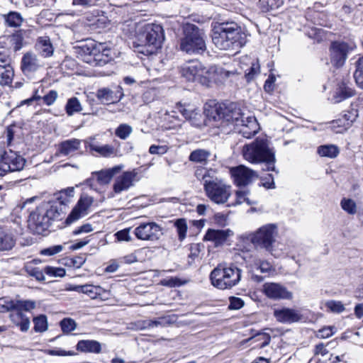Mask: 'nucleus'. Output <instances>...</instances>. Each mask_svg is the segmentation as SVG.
<instances>
[{"mask_svg":"<svg viewBox=\"0 0 363 363\" xmlns=\"http://www.w3.org/2000/svg\"><path fill=\"white\" fill-rule=\"evenodd\" d=\"M278 233L277 224L267 223L253 232L240 235L238 246L242 250L248 252L252 245L255 249L263 250L272 255Z\"/></svg>","mask_w":363,"mask_h":363,"instance_id":"1","label":"nucleus"},{"mask_svg":"<svg viewBox=\"0 0 363 363\" xmlns=\"http://www.w3.org/2000/svg\"><path fill=\"white\" fill-rule=\"evenodd\" d=\"M212 41L219 50H236L245 44L246 35L237 23L225 22L213 28Z\"/></svg>","mask_w":363,"mask_h":363,"instance_id":"2","label":"nucleus"},{"mask_svg":"<svg viewBox=\"0 0 363 363\" xmlns=\"http://www.w3.org/2000/svg\"><path fill=\"white\" fill-rule=\"evenodd\" d=\"M180 72L183 77L189 82H198L208 86L214 79L216 72L219 73L222 77H230L236 74L235 70L230 71L223 68L215 67H206L199 60H190L184 62L180 67Z\"/></svg>","mask_w":363,"mask_h":363,"instance_id":"3","label":"nucleus"},{"mask_svg":"<svg viewBox=\"0 0 363 363\" xmlns=\"http://www.w3.org/2000/svg\"><path fill=\"white\" fill-rule=\"evenodd\" d=\"M164 40L163 28L159 24L150 23L145 26L137 41L133 42V47L135 52L149 55L160 49Z\"/></svg>","mask_w":363,"mask_h":363,"instance_id":"4","label":"nucleus"},{"mask_svg":"<svg viewBox=\"0 0 363 363\" xmlns=\"http://www.w3.org/2000/svg\"><path fill=\"white\" fill-rule=\"evenodd\" d=\"M62 213V206L57 203H43L29 216V228L35 233L42 234L47 230L52 220Z\"/></svg>","mask_w":363,"mask_h":363,"instance_id":"5","label":"nucleus"},{"mask_svg":"<svg viewBox=\"0 0 363 363\" xmlns=\"http://www.w3.org/2000/svg\"><path fill=\"white\" fill-rule=\"evenodd\" d=\"M242 155L245 160L252 164L265 162L267 170L274 171V152L269 147L268 141L264 138H258L242 147Z\"/></svg>","mask_w":363,"mask_h":363,"instance_id":"6","label":"nucleus"},{"mask_svg":"<svg viewBox=\"0 0 363 363\" xmlns=\"http://www.w3.org/2000/svg\"><path fill=\"white\" fill-rule=\"evenodd\" d=\"M206 35L202 29L191 23L183 28V37L180 40V50L187 54L201 55L206 50Z\"/></svg>","mask_w":363,"mask_h":363,"instance_id":"7","label":"nucleus"},{"mask_svg":"<svg viewBox=\"0 0 363 363\" xmlns=\"http://www.w3.org/2000/svg\"><path fill=\"white\" fill-rule=\"evenodd\" d=\"M242 270L230 264H219L210 274L212 285L220 290L230 289L241 279Z\"/></svg>","mask_w":363,"mask_h":363,"instance_id":"8","label":"nucleus"},{"mask_svg":"<svg viewBox=\"0 0 363 363\" xmlns=\"http://www.w3.org/2000/svg\"><path fill=\"white\" fill-rule=\"evenodd\" d=\"M223 118L228 124L234 125L235 130L246 138H250L259 130L256 118L250 115L245 116L239 108L224 113Z\"/></svg>","mask_w":363,"mask_h":363,"instance_id":"9","label":"nucleus"},{"mask_svg":"<svg viewBox=\"0 0 363 363\" xmlns=\"http://www.w3.org/2000/svg\"><path fill=\"white\" fill-rule=\"evenodd\" d=\"M203 186L206 196L217 204L226 203L231 196V186L221 179L216 178L214 181H207Z\"/></svg>","mask_w":363,"mask_h":363,"instance_id":"10","label":"nucleus"},{"mask_svg":"<svg viewBox=\"0 0 363 363\" xmlns=\"http://www.w3.org/2000/svg\"><path fill=\"white\" fill-rule=\"evenodd\" d=\"M26 160L16 152L9 150L5 151L0 160V177L7 172L21 171L23 169Z\"/></svg>","mask_w":363,"mask_h":363,"instance_id":"11","label":"nucleus"},{"mask_svg":"<svg viewBox=\"0 0 363 363\" xmlns=\"http://www.w3.org/2000/svg\"><path fill=\"white\" fill-rule=\"evenodd\" d=\"M135 237L143 241L155 242L162 235V228L155 222L140 223L133 232Z\"/></svg>","mask_w":363,"mask_h":363,"instance_id":"12","label":"nucleus"},{"mask_svg":"<svg viewBox=\"0 0 363 363\" xmlns=\"http://www.w3.org/2000/svg\"><path fill=\"white\" fill-rule=\"evenodd\" d=\"M354 48V45L345 42L332 43L330 52L331 63L337 67H342L347 58L348 53Z\"/></svg>","mask_w":363,"mask_h":363,"instance_id":"13","label":"nucleus"},{"mask_svg":"<svg viewBox=\"0 0 363 363\" xmlns=\"http://www.w3.org/2000/svg\"><path fill=\"white\" fill-rule=\"evenodd\" d=\"M94 199L88 195H82L76 206L72 209L66 219V223L69 225L79 218L87 215L89 208L91 206Z\"/></svg>","mask_w":363,"mask_h":363,"instance_id":"14","label":"nucleus"},{"mask_svg":"<svg viewBox=\"0 0 363 363\" xmlns=\"http://www.w3.org/2000/svg\"><path fill=\"white\" fill-rule=\"evenodd\" d=\"M44 67V62L38 55L30 51L26 52L21 61V69L26 76H31Z\"/></svg>","mask_w":363,"mask_h":363,"instance_id":"15","label":"nucleus"},{"mask_svg":"<svg viewBox=\"0 0 363 363\" xmlns=\"http://www.w3.org/2000/svg\"><path fill=\"white\" fill-rule=\"evenodd\" d=\"M273 315L277 321L283 324L297 323L303 318L299 310L286 307L275 308Z\"/></svg>","mask_w":363,"mask_h":363,"instance_id":"16","label":"nucleus"},{"mask_svg":"<svg viewBox=\"0 0 363 363\" xmlns=\"http://www.w3.org/2000/svg\"><path fill=\"white\" fill-rule=\"evenodd\" d=\"M230 174L235 184L238 186H247L252 182L253 179L258 177L255 171L244 165L232 168Z\"/></svg>","mask_w":363,"mask_h":363,"instance_id":"17","label":"nucleus"},{"mask_svg":"<svg viewBox=\"0 0 363 363\" xmlns=\"http://www.w3.org/2000/svg\"><path fill=\"white\" fill-rule=\"evenodd\" d=\"M264 294L271 299H291L292 293L280 284L267 282L263 285Z\"/></svg>","mask_w":363,"mask_h":363,"instance_id":"18","label":"nucleus"},{"mask_svg":"<svg viewBox=\"0 0 363 363\" xmlns=\"http://www.w3.org/2000/svg\"><path fill=\"white\" fill-rule=\"evenodd\" d=\"M233 235L230 229L216 230L208 229L204 235V240L212 242L216 247L223 245L227 239Z\"/></svg>","mask_w":363,"mask_h":363,"instance_id":"19","label":"nucleus"},{"mask_svg":"<svg viewBox=\"0 0 363 363\" xmlns=\"http://www.w3.org/2000/svg\"><path fill=\"white\" fill-rule=\"evenodd\" d=\"M34 48L42 57L48 58L53 55L55 48L48 35L40 36L37 38Z\"/></svg>","mask_w":363,"mask_h":363,"instance_id":"20","label":"nucleus"},{"mask_svg":"<svg viewBox=\"0 0 363 363\" xmlns=\"http://www.w3.org/2000/svg\"><path fill=\"white\" fill-rule=\"evenodd\" d=\"M79 55L84 62L90 65H95V57L96 55V52L99 51V48H97L95 42L90 41L86 43L85 44L79 46Z\"/></svg>","mask_w":363,"mask_h":363,"instance_id":"21","label":"nucleus"},{"mask_svg":"<svg viewBox=\"0 0 363 363\" xmlns=\"http://www.w3.org/2000/svg\"><path fill=\"white\" fill-rule=\"evenodd\" d=\"M113 177V168L103 169L91 173V177L85 181L86 185L94 188V181L96 179L100 185L108 184Z\"/></svg>","mask_w":363,"mask_h":363,"instance_id":"22","label":"nucleus"},{"mask_svg":"<svg viewBox=\"0 0 363 363\" xmlns=\"http://www.w3.org/2000/svg\"><path fill=\"white\" fill-rule=\"evenodd\" d=\"M136 173L125 172L118 176L115 181V195L123 191L128 190L135 181Z\"/></svg>","mask_w":363,"mask_h":363,"instance_id":"23","label":"nucleus"},{"mask_svg":"<svg viewBox=\"0 0 363 363\" xmlns=\"http://www.w3.org/2000/svg\"><path fill=\"white\" fill-rule=\"evenodd\" d=\"M81 146V140L73 138L61 142L58 145L57 152L60 155L67 156L74 154Z\"/></svg>","mask_w":363,"mask_h":363,"instance_id":"24","label":"nucleus"},{"mask_svg":"<svg viewBox=\"0 0 363 363\" xmlns=\"http://www.w3.org/2000/svg\"><path fill=\"white\" fill-rule=\"evenodd\" d=\"M9 318L11 321L18 328L21 332L26 333L30 328V319L22 311H14L10 313Z\"/></svg>","mask_w":363,"mask_h":363,"instance_id":"25","label":"nucleus"},{"mask_svg":"<svg viewBox=\"0 0 363 363\" xmlns=\"http://www.w3.org/2000/svg\"><path fill=\"white\" fill-rule=\"evenodd\" d=\"M77 350L82 352L99 354L101 351V344L94 340H79L76 345Z\"/></svg>","mask_w":363,"mask_h":363,"instance_id":"26","label":"nucleus"},{"mask_svg":"<svg viewBox=\"0 0 363 363\" xmlns=\"http://www.w3.org/2000/svg\"><path fill=\"white\" fill-rule=\"evenodd\" d=\"M178 108L179 111L182 114V116L186 120L189 121L192 125H199V121H200L201 115L198 109L194 108L190 106H179Z\"/></svg>","mask_w":363,"mask_h":363,"instance_id":"27","label":"nucleus"},{"mask_svg":"<svg viewBox=\"0 0 363 363\" xmlns=\"http://www.w3.org/2000/svg\"><path fill=\"white\" fill-rule=\"evenodd\" d=\"M16 239L9 230L0 229V251L11 250L15 245Z\"/></svg>","mask_w":363,"mask_h":363,"instance_id":"28","label":"nucleus"},{"mask_svg":"<svg viewBox=\"0 0 363 363\" xmlns=\"http://www.w3.org/2000/svg\"><path fill=\"white\" fill-rule=\"evenodd\" d=\"M354 94V90L344 82H341L336 90L335 97V103H340Z\"/></svg>","mask_w":363,"mask_h":363,"instance_id":"29","label":"nucleus"},{"mask_svg":"<svg viewBox=\"0 0 363 363\" xmlns=\"http://www.w3.org/2000/svg\"><path fill=\"white\" fill-rule=\"evenodd\" d=\"M211 156V152L203 149H196L192 151L189 156V160L196 163L206 164Z\"/></svg>","mask_w":363,"mask_h":363,"instance_id":"30","label":"nucleus"},{"mask_svg":"<svg viewBox=\"0 0 363 363\" xmlns=\"http://www.w3.org/2000/svg\"><path fill=\"white\" fill-rule=\"evenodd\" d=\"M99 287L91 284L74 285L70 290L86 294L91 298H95L99 294Z\"/></svg>","mask_w":363,"mask_h":363,"instance_id":"31","label":"nucleus"},{"mask_svg":"<svg viewBox=\"0 0 363 363\" xmlns=\"http://www.w3.org/2000/svg\"><path fill=\"white\" fill-rule=\"evenodd\" d=\"M317 152L320 157L335 158L340 153V149L335 145H324L318 147Z\"/></svg>","mask_w":363,"mask_h":363,"instance_id":"32","label":"nucleus"},{"mask_svg":"<svg viewBox=\"0 0 363 363\" xmlns=\"http://www.w3.org/2000/svg\"><path fill=\"white\" fill-rule=\"evenodd\" d=\"M3 18L6 25L9 27H19L23 21L21 14L16 11H10L3 15Z\"/></svg>","mask_w":363,"mask_h":363,"instance_id":"33","label":"nucleus"},{"mask_svg":"<svg viewBox=\"0 0 363 363\" xmlns=\"http://www.w3.org/2000/svg\"><path fill=\"white\" fill-rule=\"evenodd\" d=\"M91 152H95L102 157H109L113 152V149L108 145H100L97 143L91 142L89 145Z\"/></svg>","mask_w":363,"mask_h":363,"instance_id":"34","label":"nucleus"},{"mask_svg":"<svg viewBox=\"0 0 363 363\" xmlns=\"http://www.w3.org/2000/svg\"><path fill=\"white\" fill-rule=\"evenodd\" d=\"M14 72L11 66L0 67V84L9 85L13 80Z\"/></svg>","mask_w":363,"mask_h":363,"instance_id":"35","label":"nucleus"},{"mask_svg":"<svg viewBox=\"0 0 363 363\" xmlns=\"http://www.w3.org/2000/svg\"><path fill=\"white\" fill-rule=\"evenodd\" d=\"M96 97L98 100L104 104H111L113 103V91L109 88H101L97 91Z\"/></svg>","mask_w":363,"mask_h":363,"instance_id":"36","label":"nucleus"},{"mask_svg":"<svg viewBox=\"0 0 363 363\" xmlns=\"http://www.w3.org/2000/svg\"><path fill=\"white\" fill-rule=\"evenodd\" d=\"M354 78L357 85L363 89V56L355 62Z\"/></svg>","mask_w":363,"mask_h":363,"instance_id":"37","label":"nucleus"},{"mask_svg":"<svg viewBox=\"0 0 363 363\" xmlns=\"http://www.w3.org/2000/svg\"><path fill=\"white\" fill-rule=\"evenodd\" d=\"M112 51L111 49L104 48L101 51L99 49L95 57V65L102 66L111 60Z\"/></svg>","mask_w":363,"mask_h":363,"instance_id":"38","label":"nucleus"},{"mask_svg":"<svg viewBox=\"0 0 363 363\" xmlns=\"http://www.w3.org/2000/svg\"><path fill=\"white\" fill-rule=\"evenodd\" d=\"M249 191L247 190H239L235 192V202L233 205H240L242 203H246L248 206L256 204L257 203L254 201H252L249 198Z\"/></svg>","mask_w":363,"mask_h":363,"instance_id":"39","label":"nucleus"},{"mask_svg":"<svg viewBox=\"0 0 363 363\" xmlns=\"http://www.w3.org/2000/svg\"><path fill=\"white\" fill-rule=\"evenodd\" d=\"M65 108L66 112L69 116H72L74 113L82 111L81 104L76 97H72L68 100Z\"/></svg>","mask_w":363,"mask_h":363,"instance_id":"40","label":"nucleus"},{"mask_svg":"<svg viewBox=\"0 0 363 363\" xmlns=\"http://www.w3.org/2000/svg\"><path fill=\"white\" fill-rule=\"evenodd\" d=\"M34 330L36 333H43L48 330V320L44 315L33 318Z\"/></svg>","mask_w":363,"mask_h":363,"instance_id":"41","label":"nucleus"},{"mask_svg":"<svg viewBox=\"0 0 363 363\" xmlns=\"http://www.w3.org/2000/svg\"><path fill=\"white\" fill-rule=\"evenodd\" d=\"M340 206L348 214L354 215L357 213L356 203L351 199L343 198L340 201Z\"/></svg>","mask_w":363,"mask_h":363,"instance_id":"42","label":"nucleus"},{"mask_svg":"<svg viewBox=\"0 0 363 363\" xmlns=\"http://www.w3.org/2000/svg\"><path fill=\"white\" fill-rule=\"evenodd\" d=\"M11 43L15 51L21 50L23 46V35L22 30H18L11 36Z\"/></svg>","mask_w":363,"mask_h":363,"instance_id":"43","label":"nucleus"},{"mask_svg":"<svg viewBox=\"0 0 363 363\" xmlns=\"http://www.w3.org/2000/svg\"><path fill=\"white\" fill-rule=\"evenodd\" d=\"M174 225L177 228V231L179 235V240H183L186 235V220L184 218L177 219L174 223Z\"/></svg>","mask_w":363,"mask_h":363,"instance_id":"44","label":"nucleus"},{"mask_svg":"<svg viewBox=\"0 0 363 363\" xmlns=\"http://www.w3.org/2000/svg\"><path fill=\"white\" fill-rule=\"evenodd\" d=\"M44 273L51 277H63L65 276L66 271L62 267H55L46 266L43 269Z\"/></svg>","mask_w":363,"mask_h":363,"instance_id":"45","label":"nucleus"},{"mask_svg":"<svg viewBox=\"0 0 363 363\" xmlns=\"http://www.w3.org/2000/svg\"><path fill=\"white\" fill-rule=\"evenodd\" d=\"M133 131V128L128 124H121L115 130V134L121 139L125 140L129 137Z\"/></svg>","mask_w":363,"mask_h":363,"instance_id":"46","label":"nucleus"},{"mask_svg":"<svg viewBox=\"0 0 363 363\" xmlns=\"http://www.w3.org/2000/svg\"><path fill=\"white\" fill-rule=\"evenodd\" d=\"M251 339H254L255 342L262 341L260 348H263L270 343L271 336L269 333L262 332L250 338V340Z\"/></svg>","mask_w":363,"mask_h":363,"instance_id":"47","label":"nucleus"},{"mask_svg":"<svg viewBox=\"0 0 363 363\" xmlns=\"http://www.w3.org/2000/svg\"><path fill=\"white\" fill-rule=\"evenodd\" d=\"M60 326L63 333H69L75 330L77 324L75 321L71 318H64L60 322Z\"/></svg>","mask_w":363,"mask_h":363,"instance_id":"48","label":"nucleus"},{"mask_svg":"<svg viewBox=\"0 0 363 363\" xmlns=\"http://www.w3.org/2000/svg\"><path fill=\"white\" fill-rule=\"evenodd\" d=\"M35 302L30 300H18V311H30L35 308Z\"/></svg>","mask_w":363,"mask_h":363,"instance_id":"49","label":"nucleus"},{"mask_svg":"<svg viewBox=\"0 0 363 363\" xmlns=\"http://www.w3.org/2000/svg\"><path fill=\"white\" fill-rule=\"evenodd\" d=\"M242 69H244V72L245 73V75L248 78V79H251L254 77L255 75L259 73V65L258 62H251L250 67L247 69H244L242 67Z\"/></svg>","mask_w":363,"mask_h":363,"instance_id":"50","label":"nucleus"},{"mask_svg":"<svg viewBox=\"0 0 363 363\" xmlns=\"http://www.w3.org/2000/svg\"><path fill=\"white\" fill-rule=\"evenodd\" d=\"M45 353L51 356H74L77 354L74 351H66L60 348L46 350Z\"/></svg>","mask_w":363,"mask_h":363,"instance_id":"51","label":"nucleus"},{"mask_svg":"<svg viewBox=\"0 0 363 363\" xmlns=\"http://www.w3.org/2000/svg\"><path fill=\"white\" fill-rule=\"evenodd\" d=\"M62 250L63 246L61 245H53L42 250L40 255L44 256H52L60 252Z\"/></svg>","mask_w":363,"mask_h":363,"instance_id":"52","label":"nucleus"},{"mask_svg":"<svg viewBox=\"0 0 363 363\" xmlns=\"http://www.w3.org/2000/svg\"><path fill=\"white\" fill-rule=\"evenodd\" d=\"M357 117L356 111H347L340 118L343 119L342 126L350 127Z\"/></svg>","mask_w":363,"mask_h":363,"instance_id":"53","label":"nucleus"},{"mask_svg":"<svg viewBox=\"0 0 363 363\" xmlns=\"http://www.w3.org/2000/svg\"><path fill=\"white\" fill-rule=\"evenodd\" d=\"M326 306L335 313H341L345 311V306L341 301H330L327 302Z\"/></svg>","mask_w":363,"mask_h":363,"instance_id":"54","label":"nucleus"},{"mask_svg":"<svg viewBox=\"0 0 363 363\" xmlns=\"http://www.w3.org/2000/svg\"><path fill=\"white\" fill-rule=\"evenodd\" d=\"M169 150L167 145H152L149 148V152L152 155H162L165 154Z\"/></svg>","mask_w":363,"mask_h":363,"instance_id":"55","label":"nucleus"},{"mask_svg":"<svg viewBox=\"0 0 363 363\" xmlns=\"http://www.w3.org/2000/svg\"><path fill=\"white\" fill-rule=\"evenodd\" d=\"M3 301L1 307L5 308L7 311H14L18 310V301L1 299Z\"/></svg>","mask_w":363,"mask_h":363,"instance_id":"56","label":"nucleus"},{"mask_svg":"<svg viewBox=\"0 0 363 363\" xmlns=\"http://www.w3.org/2000/svg\"><path fill=\"white\" fill-rule=\"evenodd\" d=\"M130 228H125L122 230H120L115 233V237H116L118 241H130L131 236L130 235Z\"/></svg>","mask_w":363,"mask_h":363,"instance_id":"57","label":"nucleus"},{"mask_svg":"<svg viewBox=\"0 0 363 363\" xmlns=\"http://www.w3.org/2000/svg\"><path fill=\"white\" fill-rule=\"evenodd\" d=\"M57 96L58 94L56 91L50 90L46 95L43 97V100L46 105L50 106L55 103Z\"/></svg>","mask_w":363,"mask_h":363,"instance_id":"58","label":"nucleus"},{"mask_svg":"<svg viewBox=\"0 0 363 363\" xmlns=\"http://www.w3.org/2000/svg\"><path fill=\"white\" fill-rule=\"evenodd\" d=\"M244 306V301L238 297H230L228 308L231 310L240 309Z\"/></svg>","mask_w":363,"mask_h":363,"instance_id":"59","label":"nucleus"},{"mask_svg":"<svg viewBox=\"0 0 363 363\" xmlns=\"http://www.w3.org/2000/svg\"><path fill=\"white\" fill-rule=\"evenodd\" d=\"M184 284L179 278L177 277H171L169 279H164L162 281V284L163 286H167L169 287H175L179 286Z\"/></svg>","mask_w":363,"mask_h":363,"instance_id":"60","label":"nucleus"},{"mask_svg":"<svg viewBox=\"0 0 363 363\" xmlns=\"http://www.w3.org/2000/svg\"><path fill=\"white\" fill-rule=\"evenodd\" d=\"M342 122H343V119L340 118H339L338 119L335 120L332 122V123H331L332 128L333 129V130L335 133H341L350 128V127L342 126Z\"/></svg>","mask_w":363,"mask_h":363,"instance_id":"61","label":"nucleus"},{"mask_svg":"<svg viewBox=\"0 0 363 363\" xmlns=\"http://www.w3.org/2000/svg\"><path fill=\"white\" fill-rule=\"evenodd\" d=\"M74 187H68L67 189L62 190V194L65 195V198L62 201H60V203L67 204L69 202V199L74 196Z\"/></svg>","mask_w":363,"mask_h":363,"instance_id":"62","label":"nucleus"},{"mask_svg":"<svg viewBox=\"0 0 363 363\" xmlns=\"http://www.w3.org/2000/svg\"><path fill=\"white\" fill-rule=\"evenodd\" d=\"M93 230V228L91 224L86 223L82 225V226L77 228L73 231V234L75 235H79L81 233H90Z\"/></svg>","mask_w":363,"mask_h":363,"instance_id":"63","label":"nucleus"},{"mask_svg":"<svg viewBox=\"0 0 363 363\" xmlns=\"http://www.w3.org/2000/svg\"><path fill=\"white\" fill-rule=\"evenodd\" d=\"M333 327L323 328L318 331V336L321 338H328L332 336L334 333Z\"/></svg>","mask_w":363,"mask_h":363,"instance_id":"64","label":"nucleus"}]
</instances>
